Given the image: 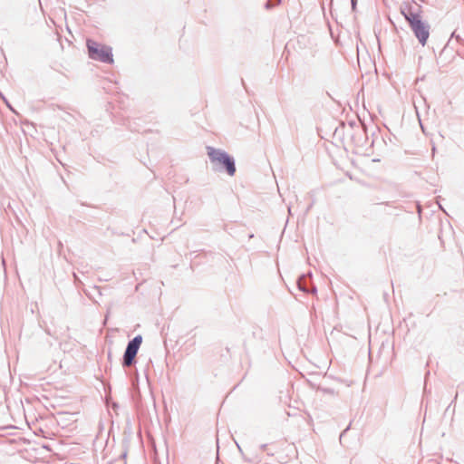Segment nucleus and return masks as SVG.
<instances>
[{"instance_id": "2", "label": "nucleus", "mask_w": 464, "mask_h": 464, "mask_svg": "<svg viewBox=\"0 0 464 464\" xmlns=\"http://www.w3.org/2000/svg\"><path fill=\"white\" fill-rule=\"evenodd\" d=\"M86 44L89 52V56L92 59L99 60L101 62L108 63H113L111 49L110 47L100 44L93 40H87Z\"/></svg>"}, {"instance_id": "4", "label": "nucleus", "mask_w": 464, "mask_h": 464, "mask_svg": "<svg viewBox=\"0 0 464 464\" xmlns=\"http://www.w3.org/2000/svg\"><path fill=\"white\" fill-rule=\"evenodd\" d=\"M141 343L142 337L140 335L136 336L132 341L129 343L124 354L125 365L130 366L132 364Z\"/></svg>"}, {"instance_id": "3", "label": "nucleus", "mask_w": 464, "mask_h": 464, "mask_svg": "<svg viewBox=\"0 0 464 464\" xmlns=\"http://www.w3.org/2000/svg\"><path fill=\"white\" fill-rule=\"evenodd\" d=\"M207 151L213 163L223 165L230 176L235 174L236 167L234 161L226 152L212 147H208Z\"/></svg>"}, {"instance_id": "1", "label": "nucleus", "mask_w": 464, "mask_h": 464, "mask_svg": "<svg viewBox=\"0 0 464 464\" xmlns=\"http://www.w3.org/2000/svg\"><path fill=\"white\" fill-rule=\"evenodd\" d=\"M405 19L409 22L411 30L422 45H425L430 36L429 26L422 21L420 7L412 10L410 5H406L401 10Z\"/></svg>"}]
</instances>
